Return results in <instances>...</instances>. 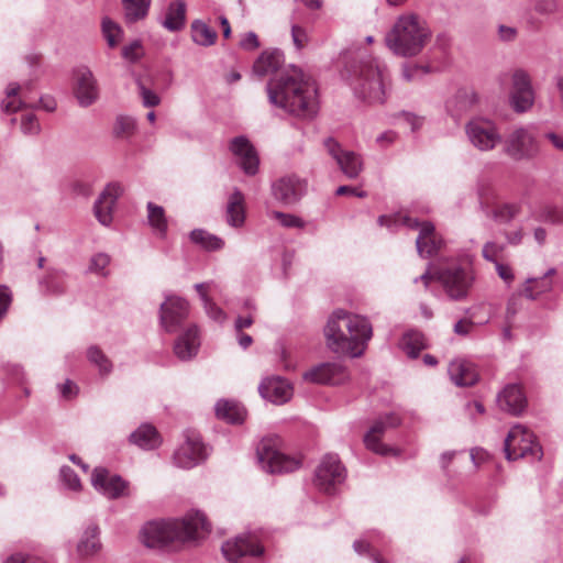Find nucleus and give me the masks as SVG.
<instances>
[{
	"label": "nucleus",
	"instance_id": "nucleus-7",
	"mask_svg": "<svg viewBox=\"0 0 563 563\" xmlns=\"http://www.w3.org/2000/svg\"><path fill=\"white\" fill-rule=\"evenodd\" d=\"M504 451L509 461L528 456L540 460L542 456L541 446L534 441L533 433L521 424L510 429L505 439Z\"/></svg>",
	"mask_w": 563,
	"mask_h": 563
},
{
	"label": "nucleus",
	"instance_id": "nucleus-1",
	"mask_svg": "<svg viewBox=\"0 0 563 563\" xmlns=\"http://www.w3.org/2000/svg\"><path fill=\"white\" fill-rule=\"evenodd\" d=\"M269 102L289 114L312 119L319 110L314 80L300 68L290 65L267 84Z\"/></svg>",
	"mask_w": 563,
	"mask_h": 563
},
{
	"label": "nucleus",
	"instance_id": "nucleus-4",
	"mask_svg": "<svg viewBox=\"0 0 563 563\" xmlns=\"http://www.w3.org/2000/svg\"><path fill=\"white\" fill-rule=\"evenodd\" d=\"M209 532V523L200 511L187 514L183 519L147 522L141 530V540L145 547L156 549L174 541L197 540Z\"/></svg>",
	"mask_w": 563,
	"mask_h": 563
},
{
	"label": "nucleus",
	"instance_id": "nucleus-60",
	"mask_svg": "<svg viewBox=\"0 0 563 563\" xmlns=\"http://www.w3.org/2000/svg\"><path fill=\"white\" fill-rule=\"evenodd\" d=\"M495 267H496V272H497L498 276L504 282H506L507 284H510L514 280L515 276H514L512 269L509 265L498 262L495 264Z\"/></svg>",
	"mask_w": 563,
	"mask_h": 563
},
{
	"label": "nucleus",
	"instance_id": "nucleus-23",
	"mask_svg": "<svg viewBox=\"0 0 563 563\" xmlns=\"http://www.w3.org/2000/svg\"><path fill=\"white\" fill-rule=\"evenodd\" d=\"M123 194V187L119 183L108 184L93 205V213L102 225L112 222V211L119 197Z\"/></svg>",
	"mask_w": 563,
	"mask_h": 563
},
{
	"label": "nucleus",
	"instance_id": "nucleus-19",
	"mask_svg": "<svg viewBox=\"0 0 563 563\" xmlns=\"http://www.w3.org/2000/svg\"><path fill=\"white\" fill-rule=\"evenodd\" d=\"M306 192V183L295 175L280 177L272 184V194L285 206L297 203Z\"/></svg>",
	"mask_w": 563,
	"mask_h": 563
},
{
	"label": "nucleus",
	"instance_id": "nucleus-36",
	"mask_svg": "<svg viewBox=\"0 0 563 563\" xmlns=\"http://www.w3.org/2000/svg\"><path fill=\"white\" fill-rule=\"evenodd\" d=\"M400 349L410 358H416L422 350L427 347L424 335L417 330H409L404 333L400 343Z\"/></svg>",
	"mask_w": 563,
	"mask_h": 563
},
{
	"label": "nucleus",
	"instance_id": "nucleus-12",
	"mask_svg": "<svg viewBox=\"0 0 563 563\" xmlns=\"http://www.w3.org/2000/svg\"><path fill=\"white\" fill-rule=\"evenodd\" d=\"M401 423V419L395 412L386 413L376 419L364 437L366 448L380 455L397 454L396 450L382 443L380 437L389 429Z\"/></svg>",
	"mask_w": 563,
	"mask_h": 563
},
{
	"label": "nucleus",
	"instance_id": "nucleus-32",
	"mask_svg": "<svg viewBox=\"0 0 563 563\" xmlns=\"http://www.w3.org/2000/svg\"><path fill=\"white\" fill-rule=\"evenodd\" d=\"M186 19V3L181 0L172 1L162 19L163 26L168 32H179Z\"/></svg>",
	"mask_w": 563,
	"mask_h": 563
},
{
	"label": "nucleus",
	"instance_id": "nucleus-61",
	"mask_svg": "<svg viewBox=\"0 0 563 563\" xmlns=\"http://www.w3.org/2000/svg\"><path fill=\"white\" fill-rule=\"evenodd\" d=\"M191 30L197 35H217V33L202 20H195L191 23Z\"/></svg>",
	"mask_w": 563,
	"mask_h": 563
},
{
	"label": "nucleus",
	"instance_id": "nucleus-50",
	"mask_svg": "<svg viewBox=\"0 0 563 563\" xmlns=\"http://www.w3.org/2000/svg\"><path fill=\"white\" fill-rule=\"evenodd\" d=\"M144 55V47L140 40H134L122 48V57L131 63L137 62Z\"/></svg>",
	"mask_w": 563,
	"mask_h": 563
},
{
	"label": "nucleus",
	"instance_id": "nucleus-3",
	"mask_svg": "<svg viewBox=\"0 0 563 563\" xmlns=\"http://www.w3.org/2000/svg\"><path fill=\"white\" fill-rule=\"evenodd\" d=\"M373 334L369 321L342 309L333 311L324 327L327 346L335 354L361 356Z\"/></svg>",
	"mask_w": 563,
	"mask_h": 563
},
{
	"label": "nucleus",
	"instance_id": "nucleus-16",
	"mask_svg": "<svg viewBox=\"0 0 563 563\" xmlns=\"http://www.w3.org/2000/svg\"><path fill=\"white\" fill-rule=\"evenodd\" d=\"M189 313V303L178 296H166L159 308V320L167 332H176Z\"/></svg>",
	"mask_w": 563,
	"mask_h": 563
},
{
	"label": "nucleus",
	"instance_id": "nucleus-10",
	"mask_svg": "<svg viewBox=\"0 0 563 563\" xmlns=\"http://www.w3.org/2000/svg\"><path fill=\"white\" fill-rule=\"evenodd\" d=\"M465 131L472 145L483 152L492 151L501 141L496 124L488 119L471 120L466 124Z\"/></svg>",
	"mask_w": 563,
	"mask_h": 563
},
{
	"label": "nucleus",
	"instance_id": "nucleus-43",
	"mask_svg": "<svg viewBox=\"0 0 563 563\" xmlns=\"http://www.w3.org/2000/svg\"><path fill=\"white\" fill-rule=\"evenodd\" d=\"M136 129V121L129 115H119L113 126V133L118 137H129Z\"/></svg>",
	"mask_w": 563,
	"mask_h": 563
},
{
	"label": "nucleus",
	"instance_id": "nucleus-62",
	"mask_svg": "<svg viewBox=\"0 0 563 563\" xmlns=\"http://www.w3.org/2000/svg\"><path fill=\"white\" fill-rule=\"evenodd\" d=\"M335 194L338 196L351 195V196H356L358 198L367 197V192L366 191L361 190V189L355 188V187H352V186H346V185L338 187V189L335 190Z\"/></svg>",
	"mask_w": 563,
	"mask_h": 563
},
{
	"label": "nucleus",
	"instance_id": "nucleus-59",
	"mask_svg": "<svg viewBox=\"0 0 563 563\" xmlns=\"http://www.w3.org/2000/svg\"><path fill=\"white\" fill-rule=\"evenodd\" d=\"M103 35H115L121 33V26L110 18H103L101 23Z\"/></svg>",
	"mask_w": 563,
	"mask_h": 563
},
{
	"label": "nucleus",
	"instance_id": "nucleus-38",
	"mask_svg": "<svg viewBox=\"0 0 563 563\" xmlns=\"http://www.w3.org/2000/svg\"><path fill=\"white\" fill-rule=\"evenodd\" d=\"M98 536L99 530L96 526H90L85 530L77 544V552L80 556H90L100 550L101 543Z\"/></svg>",
	"mask_w": 563,
	"mask_h": 563
},
{
	"label": "nucleus",
	"instance_id": "nucleus-52",
	"mask_svg": "<svg viewBox=\"0 0 563 563\" xmlns=\"http://www.w3.org/2000/svg\"><path fill=\"white\" fill-rule=\"evenodd\" d=\"M46 290L54 295H60L65 291V280L63 275L56 273L51 274L44 282Z\"/></svg>",
	"mask_w": 563,
	"mask_h": 563
},
{
	"label": "nucleus",
	"instance_id": "nucleus-2",
	"mask_svg": "<svg viewBox=\"0 0 563 563\" xmlns=\"http://www.w3.org/2000/svg\"><path fill=\"white\" fill-rule=\"evenodd\" d=\"M343 59V77L355 97L368 104L383 103L390 84L386 65L364 48L346 52Z\"/></svg>",
	"mask_w": 563,
	"mask_h": 563
},
{
	"label": "nucleus",
	"instance_id": "nucleus-9",
	"mask_svg": "<svg viewBox=\"0 0 563 563\" xmlns=\"http://www.w3.org/2000/svg\"><path fill=\"white\" fill-rule=\"evenodd\" d=\"M345 468L336 454H327L316 470L314 483L322 492L333 494L345 481Z\"/></svg>",
	"mask_w": 563,
	"mask_h": 563
},
{
	"label": "nucleus",
	"instance_id": "nucleus-13",
	"mask_svg": "<svg viewBox=\"0 0 563 563\" xmlns=\"http://www.w3.org/2000/svg\"><path fill=\"white\" fill-rule=\"evenodd\" d=\"M223 555L230 562H238L245 556L257 558L264 553V547L254 533H243L223 543Z\"/></svg>",
	"mask_w": 563,
	"mask_h": 563
},
{
	"label": "nucleus",
	"instance_id": "nucleus-57",
	"mask_svg": "<svg viewBox=\"0 0 563 563\" xmlns=\"http://www.w3.org/2000/svg\"><path fill=\"white\" fill-rule=\"evenodd\" d=\"M11 303V294L7 286H0V320L7 313Z\"/></svg>",
	"mask_w": 563,
	"mask_h": 563
},
{
	"label": "nucleus",
	"instance_id": "nucleus-64",
	"mask_svg": "<svg viewBox=\"0 0 563 563\" xmlns=\"http://www.w3.org/2000/svg\"><path fill=\"white\" fill-rule=\"evenodd\" d=\"M420 71L427 73L428 68H419V67H408V66H406V67L402 68L401 77H402V79L405 81L411 82V81L416 80L417 75Z\"/></svg>",
	"mask_w": 563,
	"mask_h": 563
},
{
	"label": "nucleus",
	"instance_id": "nucleus-24",
	"mask_svg": "<svg viewBox=\"0 0 563 563\" xmlns=\"http://www.w3.org/2000/svg\"><path fill=\"white\" fill-rule=\"evenodd\" d=\"M258 391L264 399L277 405L287 402L292 396L291 385L280 376L264 378L258 386Z\"/></svg>",
	"mask_w": 563,
	"mask_h": 563
},
{
	"label": "nucleus",
	"instance_id": "nucleus-39",
	"mask_svg": "<svg viewBox=\"0 0 563 563\" xmlns=\"http://www.w3.org/2000/svg\"><path fill=\"white\" fill-rule=\"evenodd\" d=\"M146 208L148 224L158 236L165 238L168 224L164 208L153 202H147Z\"/></svg>",
	"mask_w": 563,
	"mask_h": 563
},
{
	"label": "nucleus",
	"instance_id": "nucleus-48",
	"mask_svg": "<svg viewBox=\"0 0 563 563\" xmlns=\"http://www.w3.org/2000/svg\"><path fill=\"white\" fill-rule=\"evenodd\" d=\"M21 131L24 135H37L40 133L41 125L34 113L27 112L22 115Z\"/></svg>",
	"mask_w": 563,
	"mask_h": 563
},
{
	"label": "nucleus",
	"instance_id": "nucleus-31",
	"mask_svg": "<svg viewBox=\"0 0 563 563\" xmlns=\"http://www.w3.org/2000/svg\"><path fill=\"white\" fill-rule=\"evenodd\" d=\"M245 220V198L242 191L234 188L227 205V222L233 228L242 227Z\"/></svg>",
	"mask_w": 563,
	"mask_h": 563
},
{
	"label": "nucleus",
	"instance_id": "nucleus-29",
	"mask_svg": "<svg viewBox=\"0 0 563 563\" xmlns=\"http://www.w3.org/2000/svg\"><path fill=\"white\" fill-rule=\"evenodd\" d=\"M448 371L451 380L456 386H472L478 379L474 365L464 360L452 361Z\"/></svg>",
	"mask_w": 563,
	"mask_h": 563
},
{
	"label": "nucleus",
	"instance_id": "nucleus-45",
	"mask_svg": "<svg viewBox=\"0 0 563 563\" xmlns=\"http://www.w3.org/2000/svg\"><path fill=\"white\" fill-rule=\"evenodd\" d=\"M476 192L482 210L488 207L489 201L495 197L492 183L486 178L478 179L476 184Z\"/></svg>",
	"mask_w": 563,
	"mask_h": 563
},
{
	"label": "nucleus",
	"instance_id": "nucleus-55",
	"mask_svg": "<svg viewBox=\"0 0 563 563\" xmlns=\"http://www.w3.org/2000/svg\"><path fill=\"white\" fill-rule=\"evenodd\" d=\"M139 88H140V95L142 97L143 104L145 107H155L159 103L161 99L159 97L153 92L152 90L147 89L143 86V84L139 80Z\"/></svg>",
	"mask_w": 563,
	"mask_h": 563
},
{
	"label": "nucleus",
	"instance_id": "nucleus-11",
	"mask_svg": "<svg viewBox=\"0 0 563 563\" xmlns=\"http://www.w3.org/2000/svg\"><path fill=\"white\" fill-rule=\"evenodd\" d=\"M504 151L516 161L534 156L538 146L531 130L522 126L514 129L505 140Z\"/></svg>",
	"mask_w": 563,
	"mask_h": 563
},
{
	"label": "nucleus",
	"instance_id": "nucleus-27",
	"mask_svg": "<svg viewBox=\"0 0 563 563\" xmlns=\"http://www.w3.org/2000/svg\"><path fill=\"white\" fill-rule=\"evenodd\" d=\"M427 21L415 12H406L399 15L393 26V35H428Z\"/></svg>",
	"mask_w": 563,
	"mask_h": 563
},
{
	"label": "nucleus",
	"instance_id": "nucleus-21",
	"mask_svg": "<svg viewBox=\"0 0 563 563\" xmlns=\"http://www.w3.org/2000/svg\"><path fill=\"white\" fill-rule=\"evenodd\" d=\"M91 484L96 490L110 499L128 495V483L119 475H110L108 470L96 467L92 472Z\"/></svg>",
	"mask_w": 563,
	"mask_h": 563
},
{
	"label": "nucleus",
	"instance_id": "nucleus-15",
	"mask_svg": "<svg viewBox=\"0 0 563 563\" xmlns=\"http://www.w3.org/2000/svg\"><path fill=\"white\" fill-rule=\"evenodd\" d=\"M401 221L404 225L419 230L416 246L421 257H431L437 254L442 245V240L435 234L434 225L431 222L420 223L417 219L409 217H402Z\"/></svg>",
	"mask_w": 563,
	"mask_h": 563
},
{
	"label": "nucleus",
	"instance_id": "nucleus-30",
	"mask_svg": "<svg viewBox=\"0 0 563 563\" xmlns=\"http://www.w3.org/2000/svg\"><path fill=\"white\" fill-rule=\"evenodd\" d=\"M284 63V54L278 48L264 51L253 65V73L260 77L276 71Z\"/></svg>",
	"mask_w": 563,
	"mask_h": 563
},
{
	"label": "nucleus",
	"instance_id": "nucleus-41",
	"mask_svg": "<svg viewBox=\"0 0 563 563\" xmlns=\"http://www.w3.org/2000/svg\"><path fill=\"white\" fill-rule=\"evenodd\" d=\"M190 239L194 243L201 245L209 251L220 250L223 246V241L202 229H195L190 232Z\"/></svg>",
	"mask_w": 563,
	"mask_h": 563
},
{
	"label": "nucleus",
	"instance_id": "nucleus-46",
	"mask_svg": "<svg viewBox=\"0 0 563 563\" xmlns=\"http://www.w3.org/2000/svg\"><path fill=\"white\" fill-rule=\"evenodd\" d=\"M0 378L11 379L16 384L25 383V374L23 368L16 364H4L0 367Z\"/></svg>",
	"mask_w": 563,
	"mask_h": 563
},
{
	"label": "nucleus",
	"instance_id": "nucleus-22",
	"mask_svg": "<svg viewBox=\"0 0 563 563\" xmlns=\"http://www.w3.org/2000/svg\"><path fill=\"white\" fill-rule=\"evenodd\" d=\"M229 148L238 158L240 167L246 175L253 176L257 173L260 165L258 155L247 137L241 135L232 139Z\"/></svg>",
	"mask_w": 563,
	"mask_h": 563
},
{
	"label": "nucleus",
	"instance_id": "nucleus-56",
	"mask_svg": "<svg viewBox=\"0 0 563 563\" xmlns=\"http://www.w3.org/2000/svg\"><path fill=\"white\" fill-rule=\"evenodd\" d=\"M110 257L104 253L96 254L91 258L90 269L97 273H102L103 269L109 265Z\"/></svg>",
	"mask_w": 563,
	"mask_h": 563
},
{
	"label": "nucleus",
	"instance_id": "nucleus-34",
	"mask_svg": "<svg viewBox=\"0 0 563 563\" xmlns=\"http://www.w3.org/2000/svg\"><path fill=\"white\" fill-rule=\"evenodd\" d=\"M131 441L144 450H153L161 444V437L156 429L151 424L140 426L130 435Z\"/></svg>",
	"mask_w": 563,
	"mask_h": 563
},
{
	"label": "nucleus",
	"instance_id": "nucleus-26",
	"mask_svg": "<svg viewBox=\"0 0 563 563\" xmlns=\"http://www.w3.org/2000/svg\"><path fill=\"white\" fill-rule=\"evenodd\" d=\"M497 402L501 410L517 416L525 410L527 398L518 384H509L498 394Z\"/></svg>",
	"mask_w": 563,
	"mask_h": 563
},
{
	"label": "nucleus",
	"instance_id": "nucleus-20",
	"mask_svg": "<svg viewBox=\"0 0 563 563\" xmlns=\"http://www.w3.org/2000/svg\"><path fill=\"white\" fill-rule=\"evenodd\" d=\"M302 377L316 384L339 385L347 380L349 373L342 363L327 362L307 371Z\"/></svg>",
	"mask_w": 563,
	"mask_h": 563
},
{
	"label": "nucleus",
	"instance_id": "nucleus-8",
	"mask_svg": "<svg viewBox=\"0 0 563 563\" xmlns=\"http://www.w3.org/2000/svg\"><path fill=\"white\" fill-rule=\"evenodd\" d=\"M207 456L208 449L200 434L188 430L184 434V442L173 454V462L179 468L189 470L206 461Z\"/></svg>",
	"mask_w": 563,
	"mask_h": 563
},
{
	"label": "nucleus",
	"instance_id": "nucleus-54",
	"mask_svg": "<svg viewBox=\"0 0 563 563\" xmlns=\"http://www.w3.org/2000/svg\"><path fill=\"white\" fill-rule=\"evenodd\" d=\"M206 313L210 319L216 322L223 323L227 319V313L212 300L203 303Z\"/></svg>",
	"mask_w": 563,
	"mask_h": 563
},
{
	"label": "nucleus",
	"instance_id": "nucleus-5",
	"mask_svg": "<svg viewBox=\"0 0 563 563\" xmlns=\"http://www.w3.org/2000/svg\"><path fill=\"white\" fill-rule=\"evenodd\" d=\"M437 279L450 299L462 301L467 298L474 285L475 273L471 265L453 264L439 269Z\"/></svg>",
	"mask_w": 563,
	"mask_h": 563
},
{
	"label": "nucleus",
	"instance_id": "nucleus-14",
	"mask_svg": "<svg viewBox=\"0 0 563 563\" xmlns=\"http://www.w3.org/2000/svg\"><path fill=\"white\" fill-rule=\"evenodd\" d=\"M323 145L328 154L336 162L341 172L350 179H355L363 170V158L353 151H346L332 137L324 140Z\"/></svg>",
	"mask_w": 563,
	"mask_h": 563
},
{
	"label": "nucleus",
	"instance_id": "nucleus-25",
	"mask_svg": "<svg viewBox=\"0 0 563 563\" xmlns=\"http://www.w3.org/2000/svg\"><path fill=\"white\" fill-rule=\"evenodd\" d=\"M200 347L199 331L196 325L188 327L175 341L174 353L180 361L194 358Z\"/></svg>",
	"mask_w": 563,
	"mask_h": 563
},
{
	"label": "nucleus",
	"instance_id": "nucleus-33",
	"mask_svg": "<svg viewBox=\"0 0 563 563\" xmlns=\"http://www.w3.org/2000/svg\"><path fill=\"white\" fill-rule=\"evenodd\" d=\"M151 2L152 0H121L125 23L133 24L145 19L148 14Z\"/></svg>",
	"mask_w": 563,
	"mask_h": 563
},
{
	"label": "nucleus",
	"instance_id": "nucleus-44",
	"mask_svg": "<svg viewBox=\"0 0 563 563\" xmlns=\"http://www.w3.org/2000/svg\"><path fill=\"white\" fill-rule=\"evenodd\" d=\"M87 357L99 367L101 374H109L111 372V362L98 346H90L87 351Z\"/></svg>",
	"mask_w": 563,
	"mask_h": 563
},
{
	"label": "nucleus",
	"instance_id": "nucleus-49",
	"mask_svg": "<svg viewBox=\"0 0 563 563\" xmlns=\"http://www.w3.org/2000/svg\"><path fill=\"white\" fill-rule=\"evenodd\" d=\"M59 475H60V479H62L63 484L67 488L75 490V492H77L81 488L80 479L71 467H69L67 465L62 466L60 471H59Z\"/></svg>",
	"mask_w": 563,
	"mask_h": 563
},
{
	"label": "nucleus",
	"instance_id": "nucleus-17",
	"mask_svg": "<svg viewBox=\"0 0 563 563\" xmlns=\"http://www.w3.org/2000/svg\"><path fill=\"white\" fill-rule=\"evenodd\" d=\"M74 95L81 107H89L99 98V88L92 71L86 66L74 70Z\"/></svg>",
	"mask_w": 563,
	"mask_h": 563
},
{
	"label": "nucleus",
	"instance_id": "nucleus-28",
	"mask_svg": "<svg viewBox=\"0 0 563 563\" xmlns=\"http://www.w3.org/2000/svg\"><path fill=\"white\" fill-rule=\"evenodd\" d=\"M426 37H385L386 46L397 56L411 57L419 54L426 45Z\"/></svg>",
	"mask_w": 563,
	"mask_h": 563
},
{
	"label": "nucleus",
	"instance_id": "nucleus-47",
	"mask_svg": "<svg viewBox=\"0 0 563 563\" xmlns=\"http://www.w3.org/2000/svg\"><path fill=\"white\" fill-rule=\"evenodd\" d=\"M539 219L551 224H563V208L547 206L541 210Z\"/></svg>",
	"mask_w": 563,
	"mask_h": 563
},
{
	"label": "nucleus",
	"instance_id": "nucleus-35",
	"mask_svg": "<svg viewBox=\"0 0 563 563\" xmlns=\"http://www.w3.org/2000/svg\"><path fill=\"white\" fill-rule=\"evenodd\" d=\"M216 415L219 419L229 423H241L245 419L246 411L243 406L231 400H219L216 404Z\"/></svg>",
	"mask_w": 563,
	"mask_h": 563
},
{
	"label": "nucleus",
	"instance_id": "nucleus-51",
	"mask_svg": "<svg viewBox=\"0 0 563 563\" xmlns=\"http://www.w3.org/2000/svg\"><path fill=\"white\" fill-rule=\"evenodd\" d=\"M272 217L279 221V223L285 228H299L302 229L305 227V221L290 213H284L282 211H273Z\"/></svg>",
	"mask_w": 563,
	"mask_h": 563
},
{
	"label": "nucleus",
	"instance_id": "nucleus-37",
	"mask_svg": "<svg viewBox=\"0 0 563 563\" xmlns=\"http://www.w3.org/2000/svg\"><path fill=\"white\" fill-rule=\"evenodd\" d=\"M556 273L555 268H550L540 278H528L523 294L529 299H536L537 296L548 292L552 289V282L549 279Z\"/></svg>",
	"mask_w": 563,
	"mask_h": 563
},
{
	"label": "nucleus",
	"instance_id": "nucleus-63",
	"mask_svg": "<svg viewBox=\"0 0 563 563\" xmlns=\"http://www.w3.org/2000/svg\"><path fill=\"white\" fill-rule=\"evenodd\" d=\"M214 286L213 282L199 283L195 285V289L197 290L202 305L210 300L211 298L208 295V291Z\"/></svg>",
	"mask_w": 563,
	"mask_h": 563
},
{
	"label": "nucleus",
	"instance_id": "nucleus-6",
	"mask_svg": "<svg viewBox=\"0 0 563 563\" xmlns=\"http://www.w3.org/2000/svg\"><path fill=\"white\" fill-rule=\"evenodd\" d=\"M256 455L261 467L271 474H284L298 470L300 460L278 450L277 438H264L257 445Z\"/></svg>",
	"mask_w": 563,
	"mask_h": 563
},
{
	"label": "nucleus",
	"instance_id": "nucleus-18",
	"mask_svg": "<svg viewBox=\"0 0 563 563\" xmlns=\"http://www.w3.org/2000/svg\"><path fill=\"white\" fill-rule=\"evenodd\" d=\"M534 101V92L529 75L517 69L512 74V88L510 91V103L517 112L529 110Z\"/></svg>",
	"mask_w": 563,
	"mask_h": 563
},
{
	"label": "nucleus",
	"instance_id": "nucleus-53",
	"mask_svg": "<svg viewBox=\"0 0 563 563\" xmlns=\"http://www.w3.org/2000/svg\"><path fill=\"white\" fill-rule=\"evenodd\" d=\"M505 250V245L497 244L496 242L488 241L484 244L482 250L483 257L490 263H498L497 257Z\"/></svg>",
	"mask_w": 563,
	"mask_h": 563
},
{
	"label": "nucleus",
	"instance_id": "nucleus-40",
	"mask_svg": "<svg viewBox=\"0 0 563 563\" xmlns=\"http://www.w3.org/2000/svg\"><path fill=\"white\" fill-rule=\"evenodd\" d=\"M521 212L520 202H501L497 203L492 212L490 218L498 223H509Z\"/></svg>",
	"mask_w": 563,
	"mask_h": 563
},
{
	"label": "nucleus",
	"instance_id": "nucleus-58",
	"mask_svg": "<svg viewBox=\"0 0 563 563\" xmlns=\"http://www.w3.org/2000/svg\"><path fill=\"white\" fill-rule=\"evenodd\" d=\"M5 563H47L45 560L34 556V555H25V554H14L7 560Z\"/></svg>",
	"mask_w": 563,
	"mask_h": 563
},
{
	"label": "nucleus",
	"instance_id": "nucleus-42",
	"mask_svg": "<svg viewBox=\"0 0 563 563\" xmlns=\"http://www.w3.org/2000/svg\"><path fill=\"white\" fill-rule=\"evenodd\" d=\"M20 87L16 84H10L7 89V98L2 101V109L5 112H15L22 106H32V102L26 99H18Z\"/></svg>",
	"mask_w": 563,
	"mask_h": 563
}]
</instances>
